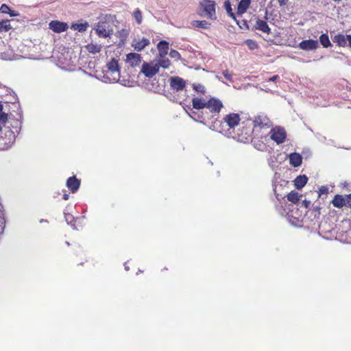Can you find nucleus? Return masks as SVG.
<instances>
[{"label":"nucleus","mask_w":351,"mask_h":351,"mask_svg":"<svg viewBox=\"0 0 351 351\" xmlns=\"http://www.w3.org/2000/svg\"><path fill=\"white\" fill-rule=\"evenodd\" d=\"M240 116L237 113H230L225 116L223 118V123L229 128L226 131V136L228 138H232L237 139L238 141H243V138L240 136L237 137L232 134L231 130H233L235 126H237L240 122Z\"/></svg>","instance_id":"f257e3e1"},{"label":"nucleus","mask_w":351,"mask_h":351,"mask_svg":"<svg viewBox=\"0 0 351 351\" xmlns=\"http://www.w3.org/2000/svg\"><path fill=\"white\" fill-rule=\"evenodd\" d=\"M16 135L10 129L9 126H5L3 136H0V149H9L15 142Z\"/></svg>","instance_id":"f03ea898"},{"label":"nucleus","mask_w":351,"mask_h":351,"mask_svg":"<svg viewBox=\"0 0 351 351\" xmlns=\"http://www.w3.org/2000/svg\"><path fill=\"white\" fill-rule=\"evenodd\" d=\"M94 29L96 34L100 37H110L113 34L112 27L111 24L107 21L98 22L95 25Z\"/></svg>","instance_id":"7ed1b4c3"},{"label":"nucleus","mask_w":351,"mask_h":351,"mask_svg":"<svg viewBox=\"0 0 351 351\" xmlns=\"http://www.w3.org/2000/svg\"><path fill=\"white\" fill-rule=\"evenodd\" d=\"M270 138L277 144H281L285 142L287 133L285 130L282 127H275L272 128L269 132Z\"/></svg>","instance_id":"20e7f679"},{"label":"nucleus","mask_w":351,"mask_h":351,"mask_svg":"<svg viewBox=\"0 0 351 351\" xmlns=\"http://www.w3.org/2000/svg\"><path fill=\"white\" fill-rule=\"evenodd\" d=\"M199 5L203 8L204 12L208 18L211 20L216 19L215 2L214 1H204L199 2Z\"/></svg>","instance_id":"39448f33"},{"label":"nucleus","mask_w":351,"mask_h":351,"mask_svg":"<svg viewBox=\"0 0 351 351\" xmlns=\"http://www.w3.org/2000/svg\"><path fill=\"white\" fill-rule=\"evenodd\" d=\"M107 68L108 72L112 75V77L109 79L110 82H117L120 76V68L118 60L112 58L109 62L107 63Z\"/></svg>","instance_id":"423d86ee"},{"label":"nucleus","mask_w":351,"mask_h":351,"mask_svg":"<svg viewBox=\"0 0 351 351\" xmlns=\"http://www.w3.org/2000/svg\"><path fill=\"white\" fill-rule=\"evenodd\" d=\"M141 71L145 77L151 78L158 73V66L156 62H144Z\"/></svg>","instance_id":"0eeeda50"},{"label":"nucleus","mask_w":351,"mask_h":351,"mask_svg":"<svg viewBox=\"0 0 351 351\" xmlns=\"http://www.w3.org/2000/svg\"><path fill=\"white\" fill-rule=\"evenodd\" d=\"M223 108V104L221 100L215 98H211L206 102V110L209 112L218 114Z\"/></svg>","instance_id":"6e6552de"},{"label":"nucleus","mask_w":351,"mask_h":351,"mask_svg":"<svg viewBox=\"0 0 351 351\" xmlns=\"http://www.w3.org/2000/svg\"><path fill=\"white\" fill-rule=\"evenodd\" d=\"M171 88L176 91L182 90L186 86V82L180 77L175 76L169 78Z\"/></svg>","instance_id":"1a4fd4ad"},{"label":"nucleus","mask_w":351,"mask_h":351,"mask_svg":"<svg viewBox=\"0 0 351 351\" xmlns=\"http://www.w3.org/2000/svg\"><path fill=\"white\" fill-rule=\"evenodd\" d=\"M299 47L304 51L315 50L319 47V43L313 39L304 40L299 43Z\"/></svg>","instance_id":"9d476101"},{"label":"nucleus","mask_w":351,"mask_h":351,"mask_svg":"<svg viewBox=\"0 0 351 351\" xmlns=\"http://www.w3.org/2000/svg\"><path fill=\"white\" fill-rule=\"evenodd\" d=\"M49 27L56 33H61L66 31L69 26L66 23L59 21H52L49 24Z\"/></svg>","instance_id":"9b49d317"},{"label":"nucleus","mask_w":351,"mask_h":351,"mask_svg":"<svg viewBox=\"0 0 351 351\" xmlns=\"http://www.w3.org/2000/svg\"><path fill=\"white\" fill-rule=\"evenodd\" d=\"M142 57L136 53H130L126 56V62L131 67H136L140 65Z\"/></svg>","instance_id":"f8f14e48"},{"label":"nucleus","mask_w":351,"mask_h":351,"mask_svg":"<svg viewBox=\"0 0 351 351\" xmlns=\"http://www.w3.org/2000/svg\"><path fill=\"white\" fill-rule=\"evenodd\" d=\"M2 125V124H1ZM3 128L5 126H9L10 129L12 130V132L16 135L19 133L21 128V122L19 119H11L9 118L6 121V123L3 124ZM2 128V126H1Z\"/></svg>","instance_id":"ddd939ff"},{"label":"nucleus","mask_w":351,"mask_h":351,"mask_svg":"<svg viewBox=\"0 0 351 351\" xmlns=\"http://www.w3.org/2000/svg\"><path fill=\"white\" fill-rule=\"evenodd\" d=\"M150 43L148 38H143L141 39L134 38L132 43V47L137 51H141L144 49Z\"/></svg>","instance_id":"4468645a"},{"label":"nucleus","mask_w":351,"mask_h":351,"mask_svg":"<svg viewBox=\"0 0 351 351\" xmlns=\"http://www.w3.org/2000/svg\"><path fill=\"white\" fill-rule=\"evenodd\" d=\"M66 185L72 193H75L80 188V180L75 176L69 177L66 180Z\"/></svg>","instance_id":"2eb2a0df"},{"label":"nucleus","mask_w":351,"mask_h":351,"mask_svg":"<svg viewBox=\"0 0 351 351\" xmlns=\"http://www.w3.org/2000/svg\"><path fill=\"white\" fill-rule=\"evenodd\" d=\"M254 124L255 126L269 127L270 120L265 115H258L255 117Z\"/></svg>","instance_id":"dca6fc26"},{"label":"nucleus","mask_w":351,"mask_h":351,"mask_svg":"<svg viewBox=\"0 0 351 351\" xmlns=\"http://www.w3.org/2000/svg\"><path fill=\"white\" fill-rule=\"evenodd\" d=\"M302 162V156L296 152L291 153L289 155V163L294 167H297L301 165Z\"/></svg>","instance_id":"f3484780"},{"label":"nucleus","mask_w":351,"mask_h":351,"mask_svg":"<svg viewBox=\"0 0 351 351\" xmlns=\"http://www.w3.org/2000/svg\"><path fill=\"white\" fill-rule=\"evenodd\" d=\"M254 28L256 29L260 30L264 33L269 34L271 32V29L268 26L266 21L261 19H256V23L254 25Z\"/></svg>","instance_id":"a211bd4d"},{"label":"nucleus","mask_w":351,"mask_h":351,"mask_svg":"<svg viewBox=\"0 0 351 351\" xmlns=\"http://www.w3.org/2000/svg\"><path fill=\"white\" fill-rule=\"evenodd\" d=\"M169 44L166 40H161L157 45L160 57H165L168 53Z\"/></svg>","instance_id":"6ab92c4d"},{"label":"nucleus","mask_w":351,"mask_h":351,"mask_svg":"<svg viewBox=\"0 0 351 351\" xmlns=\"http://www.w3.org/2000/svg\"><path fill=\"white\" fill-rule=\"evenodd\" d=\"M308 178L306 175H301L296 177L294 180V185L297 189H302L307 183Z\"/></svg>","instance_id":"aec40b11"},{"label":"nucleus","mask_w":351,"mask_h":351,"mask_svg":"<svg viewBox=\"0 0 351 351\" xmlns=\"http://www.w3.org/2000/svg\"><path fill=\"white\" fill-rule=\"evenodd\" d=\"M287 219L291 225L297 227L302 226V220L300 219V215L295 216L293 210H291V213H287Z\"/></svg>","instance_id":"412c9836"},{"label":"nucleus","mask_w":351,"mask_h":351,"mask_svg":"<svg viewBox=\"0 0 351 351\" xmlns=\"http://www.w3.org/2000/svg\"><path fill=\"white\" fill-rule=\"evenodd\" d=\"M334 207L341 208L346 205V199L341 195H336L332 200Z\"/></svg>","instance_id":"4be33fe9"},{"label":"nucleus","mask_w":351,"mask_h":351,"mask_svg":"<svg viewBox=\"0 0 351 351\" xmlns=\"http://www.w3.org/2000/svg\"><path fill=\"white\" fill-rule=\"evenodd\" d=\"M251 3V0H241L238 4L237 13L239 14H244Z\"/></svg>","instance_id":"5701e85b"},{"label":"nucleus","mask_w":351,"mask_h":351,"mask_svg":"<svg viewBox=\"0 0 351 351\" xmlns=\"http://www.w3.org/2000/svg\"><path fill=\"white\" fill-rule=\"evenodd\" d=\"M333 43H336L339 47L346 46V35L338 34L332 38Z\"/></svg>","instance_id":"b1692460"},{"label":"nucleus","mask_w":351,"mask_h":351,"mask_svg":"<svg viewBox=\"0 0 351 351\" xmlns=\"http://www.w3.org/2000/svg\"><path fill=\"white\" fill-rule=\"evenodd\" d=\"M191 24L193 27L202 28L204 29H208L210 26V23L206 21H193Z\"/></svg>","instance_id":"393cba45"},{"label":"nucleus","mask_w":351,"mask_h":351,"mask_svg":"<svg viewBox=\"0 0 351 351\" xmlns=\"http://www.w3.org/2000/svg\"><path fill=\"white\" fill-rule=\"evenodd\" d=\"M192 103L193 108L195 109H206V102H205L202 99L194 98L193 99Z\"/></svg>","instance_id":"a878e982"},{"label":"nucleus","mask_w":351,"mask_h":351,"mask_svg":"<svg viewBox=\"0 0 351 351\" xmlns=\"http://www.w3.org/2000/svg\"><path fill=\"white\" fill-rule=\"evenodd\" d=\"M160 60L156 62V64L158 66V70L160 69V67H162L164 69H168L169 68L171 65L170 60L165 57H160Z\"/></svg>","instance_id":"bb28decb"},{"label":"nucleus","mask_w":351,"mask_h":351,"mask_svg":"<svg viewBox=\"0 0 351 351\" xmlns=\"http://www.w3.org/2000/svg\"><path fill=\"white\" fill-rule=\"evenodd\" d=\"M319 42L321 45L325 48H328L332 46V44L330 41L329 37L327 34H322L319 36Z\"/></svg>","instance_id":"cd10ccee"},{"label":"nucleus","mask_w":351,"mask_h":351,"mask_svg":"<svg viewBox=\"0 0 351 351\" xmlns=\"http://www.w3.org/2000/svg\"><path fill=\"white\" fill-rule=\"evenodd\" d=\"M300 197L302 196L300 195L298 192L291 191L287 195V199L293 204H295L299 202Z\"/></svg>","instance_id":"c85d7f7f"},{"label":"nucleus","mask_w":351,"mask_h":351,"mask_svg":"<svg viewBox=\"0 0 351 351\" xmlns=\"http://www.w3.org/2000/svg\"><path fill=\"white\" fill-rule=\"evenodd\" d=\"M223 127L224 125H223L222 122L215 121L209 126V128L213 131H216L221 133L222 132L223 130H224Z\"/></svg>","instance_id":"c756f323"},{"label":"nucleus","mask_w":351,"mask_h":351,"mask_svg":"<svg viewBox=\"0 0 351 351\" xmlns=\"http://www.w3.org/2000/svg\"><path fill=\"white\" fill-rule=\"evenodd\" d=\"M88 27V23H73L71 25V29L73 30H77L80 32H85Z\"/></svg>","instance_id":"7c9ffc66"},{"label":"nucleus","mask_w":351,"mask_h":351,"mask_svg":"<svg viewBox=\"0 0 351 351\" xmlns=\"http://www.w3.org/2000/svg\"><path fill=\"white\" fill-rule=\"evenodd\" d=\"M86 48L90 53L95 54L97 53L100 52L101 49V46L100 45L91 43L88 45Z\"/></svg>","instance_id":"2f4dec72"},{"label":"nucleus","mask_w":351,"mask_h":351,"mask_svg":"<svg viewBox=\"0 0 351 351\" xmlns=\"http://www.w3.org/2000/svg\"><path fill=\"white\" fill-rule=\"evenodd\" d=\"M224 8L228 14L229 16H230L232 19L236 20L235 14L232 12L231 3L229 1H226L224 3Z\"/></svg>","instance_id":"473e14b6"},{"label":"nucleus","mask_w":351,"mask_h":351,"mask_svg":"<svg viewBox=\"0 0 351 351\" xmlns=\"http://www.w3.org/2000/svg\"><path fill=\"white\" fill-rule=\"evenodd\" d=\"M11 28L10 21L5 20L0 21V32H8Z\"/></svg>","instance_id":"72a5a7b5"},{"label":"nucleus","mask_w":351,"mask_h":351,"mask_svg":"<svg viewBox=\"0 0 351 351\" xmlns=\"http://www.w3.org/2000/svg\"><path fill=\"white\" fill-rule=\"evenodd\" d=\"M133 17L134 18L136 22L138 24H141V22H142V13H141V12L138 9H136L135 11H134V12H133Z\"/></svg>","instance_id":"f704fd0d"},{"label":"nucleus","mask_w":351,"mask_h":351,"mask_svg":"<svg viewBox=\"0 0 351 351\" xmlns=\"http://www.w3.org/2000/svg\"><path fill=\"white\" fill-rule=\"evenodd\" d=\"M169 56L171 58H173L176 60H178L180 59L181 58V56L180 54V53L176 51V50H174V49H171L169 52Z\"/></svg>","instance_id":"c9c22d12"},{"label":"nucleus","mask_w":351,"mask_h":351,"mask_svg":"<svg viewBox=\"0 0 351 351\" xmlns=\"http://www.w3.org/2000/svg\"><path fill=\"white\" fill-rule=\"evenodd\" d=\"M245 43L247 44V47H249V49H250L252 50L257 48V47H258L255 41L252 40H250V39L247 40L245 41Z\"/></svg>","instance_id":"e433bc0d"},{"label":"nucleus","mask_w":351,"mask_h":351,"mask_svg":"<svg viewBox=\"0 0 351 351\" xmlns=\"http://www.w3.org/2000/svg\"><path fill=\"white\" fill-rule=\"evenodd\" d=\"M65 221L68 224H71V222L75 221V219L74 217L70 215L69 213H66V212L64 213Z\"/></svg>","instance_id":"4c0bfd02"},{"label":"nucleus","mask_w":351,"mask_h":351,"mask_svg":"<svg viewBox=\"0 0 351 351\" xmlns=\"http://www.w3.org/2000/svg\"><path fill=\"white\" fill-rule=\"evenodd\" d=\"M9 11H10V8L8 5L3 3L1 5L0 12L4 13V14H8L9 12Z\"/></svg>","instance_id":"58836bf2"},{"label":"nucleus","mask_w":351,"mask_h":351,"mask_svg":"<svg viewBox=\"0 0 351 351\" xmlns=\"http://www.w3.org/2000/svg\"><path fill=\"white\" fill-rule=\"evenodd\" d=\"M223 75L224 77H225L227 80H228V81H230V82H232V81H233V80H232V73H230L228 72V70H225V71H223Z\"/></svg>","instance_id":"ea45409f"},{"label":"nucleus","mask_w":351,"mask_h":351,"mask_svg":"<svg viewBox=\"0 0 351 351\" xmlns=\"http://www.w3.org/2000/svg\"><path fill=\"white\" fill-rule=\"evenodd\" d=\"M328 193V188L326 186H322L319 188V195L321 196L322 195H326Z\"/></svg>","instance_id":"a19ab883"},{"label":"nucleus","mask_w":351,"mask_h":351,"mask_svg":"<svg viewBox=\"0 0 351 351\" xmlns=\"http://www.w3.org/2000/svg\"><path fill=\"white\" fill-rule=\"evenodd\" d=\"M298 203L301 204L300 206V207H304V208H308L311 204V202L308 201L306 199L302 200L301 202H298Z\"/></svg>","instance_id":"79ce46f5"},{"label":"nucleus","mask_w":351,"mask_h":351,"mask_svg":"<svg viewBox=\"0 0 351 351\" xmlns=\"http://www.w3.org/2000/svg\"><path fill=\"white\" fill-rule=\"evenodd\" d=\"M193 88L197 92H201V93L204 92V86H202L201 84L193 85Z\"/></svg>","instance_id":"37998d69"},{"label":"nucleus","mask_w":351,"mask_h":351,"mask_svg":"<svg viewBox=\"0 0 351 351\" xmlns=\"http://www.w3.org/2000/svg\"><path fill=\"white\" fill-rule=\"evenodd\" d=\"M0 58L5 60H12L10 55H7L5 53H0Z\"/></svg>","instance_id":"c03bdc74"},{"label":"nucleus","mask_w":351,"mask_h":351,"mask_svg":"<svg viewBox=\"0 0 351 351\" xmlns=\"http://www.w3.org/2000/svg\"><path fill=\"white\" fill-rule=\"evenodd\" d=\"M8 14H9V15L10 16H17L19 15V14L17 12L12 10H10V11H9V12Z\"/></svg>","instance_id":"a18cd8bd"},{"label":"nucleus","mask_w":351,"mask_h":351,"mask_svg":"<svg viewBox=\"0 0 351 351\" xmlns=\"http://www.w3.org/2000/svg\"><path fill=\"white\" fill-rule=\"evenodd\" d=\"M289 0H278V2L280 7L285 5Z\"/></svg>","instance_id":"49530a36"},{"label":"nucleus","mask_w":351,"mask_h":351,"mask_svg":"<svg viewBox=\"0 0 351 351\" xmlns=\"http://www.w3.org/2000/svg\"><path fill=\"white\" fill-rule=\"evenodd\" d=\"M351 206V194L346 195V204Z\"/></svg>","instance_id":"de8ad7c7"},{"label":"nucleus","mask_w":351,"mask_h":351,"mask_svg":"<svg viewBox=\"0 0 351 351\" xmlns=\"http://www.w3.org/2000/svg\"><path fill=\"white\" fill-rule=\"evenodd\" d=\"M348 43V45L351 47V35H346V43Z\"/></svg>","instance_id":"09e8293b"},{"label":"nucleus","mask_w":351,"mask_h":351,"mask_svg":"<svg viewBox=\"0 0 351 351\" xmlns=\"http://www.w3.org/2000/svg\"><path fill=\"white\" fill-rule=\"evenodd\" d=\"M278 77V75H274L269 78L268 82H275Z\"/></svg>","instance_id":"8fccbe9b"},{"label":"nucleus","mask_w":351,"mask_h":351,"mask_svg":"<svg viewBox=\"0 0 351 351\" xmlns=\"http://www.w3.org/2000/svg\"><path fill=\"white\" fill-rule=\"evenodd\" d=\"M73 230H78V228L76 227L74 221L71 222V224H69Z\"/></svg>","instance_id":"3c124183"},{"label":"nucleus","mask_w":351,"mask_h":351,"mask_svg":"<svg viewBox=\"0 0 351 351\" xmlns=\"http://www.w3.org/2000/svg\"><path fill=\"white\" fill-rule=\"evenodd\" d=\"M63 197V199H64V200H67V199H69V194H67V193H64V194L63 195V197Z\"/></svg>","instance_id":"603ef678"},{"label":"nucleus","mask_w":351,"mask_h":351,"mask_svg":"<svg viewBox=\"0 0 351 351\" xmlns=\"http://www.w3.org/2000/svg\"><path fill=\"white\" fill-rule=\"evenodd\" d=\"M40 223H48V221L47 219H42L40 220Z\"/></svg>","instance_id":"864d4df0"},{"label":"nucleus","mask_w":351,"mask_h":351,"mask_svg":"<svg viewBox=\"0 0 351 351\" xmlns=\"http://www.w3.org/2000/svg\"><path fill=\"white\" fill-rule=\"evenodd\" d=\"M125 269L126 271H128V270H129V267H128V266H126V265H125Z\"/></svg>","instance_id":"5fc2aeb1"},{"label":"nucleus","mask_w":351,"mask_h":351,"mask_svg":"<svg viewBox=\"0 0 351 351\" xmlns=\"http://www.w3.org/2000/svg\"><path fill=\"white\" fill-rule=\"evenodd\" d=\"M216 78H217V80H219L221 81V77H220L219 76L217 75V76H216Z\"/></svg>","instance_id":"6e6d98bb"},{"label":"nucleus","mask_w":351,"mask_h":351,"mask_svg":"<svg viewBox=\"0 0 351 351\" xmlns=\"http://www.w3.org/2000/svg\"><path fill=\"white\" fill-rule=\"evenodd\" d=\"M3 228H3V226H1V227H0V229H1V232H3Z\"/></svg>","instance_id":"4d7b16f0"},{"label":"nucleus","mask_w":351,"mask_h":351,"mask_svg":"<svg viewBox=\"0 0 351 351\" xmlns=\"http://www.w3.org/2000/svg\"><path fill=\"white\" fill-rule=\"evenodd\" d=\"M267 11L266 10V11H265V19H267Z\"/></svg>","instance_id":"13d9d810"},{"label":"nucleus","mask_w":351,"mask_h":351,"mask_svg":"<svg viewBox=\"0 0 351 351\" xmlns=\"http://www.w3.org/2000/svg\"><path fill=\"white\" fill-rule=\"evenodd\" d=\"M66 244L67 245H70V244H69V243L68 241H66Z\"/></svg>","instance_id":"bf43d9fd"},{"label":"nucleus","mask_w":351,"mask_h":351,"mask_svg":"<svg viewBox=\"0 0 351 351\" xmlns=\"http://www.w3.org/2000/svg\"><path fill=\"white\" fill-rule=\"evenodd\" d=\"M104 78H109L108 76H104Z\"/></svg>","instance_id":"052dcab7"}]
</instances>
